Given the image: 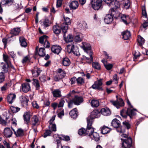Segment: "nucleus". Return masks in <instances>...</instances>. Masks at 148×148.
I'll use <instances>...</instances> for the list:
<instances>
[{
	"mask_svg": "<svg viewBox=\"0 0 148 148\" xmlns=\"http://www.w3.org/2000/svg\"><path fill=\"white\" fill-rule=\"evenodd\" d=\"M22 90L24 92H27L30 89V85L29 83H23L22 84Z\"/></svg>",
	"mask_w": 148,
	"mask_h": 148,
	"instance_id": "21",
	"label": "nucleus"
},
{
	"mask_svg": "<svg viewBox=\"0 0 148 148\" xmlns=\"http://www.w3.org/2000/svg\"><path fill=\"white\" fill-rule=\"evenodd\" d=\"M74 101V104L76 105H79L83 101L82 97L77 96H75L74 97L73 99Z\"/></svg>",
	"mask_w": 148,
	"mask_h": 148,
	"instance_id": "12",
	"label": "nucleus"
},
{
	"mask_svg": "<svg viewBox=\"0 0 148 148\" xmlns=\"http://www.w3.org/2000/svg\"><path fill=\"white\" fill-rule=\"evenodd\" d=\"M62 48L59 46L53 45L51 48V51L54 53L58 54L60 52Z\"/></svg>",
	"mask_w": 148,
	"mask_h": 148,
	"instance_id": "14",
	"label": "nucleus"
},
{
	"mask_svg": "<svg viewBox=\"0 0 148 148\" xmlns=\"http://www.w3.org/2000/svg\"><path fill=\"white\" fill-rule=\"evenodd\" d=\"M112 15V14H108L104 18V21L106 23L108 24L112 22L113 18Z\"/></svg>",
	"mask_w": 148,
	"mask_h": 148,
	"instance_id": "26",
	"label": "nucleus"
},
{
	"mask_svg": "<svg viewBox=\"0 0 148 148\" xmlns=\"http://www.w3.org/2000/svg\"><path fill=\"white\" fill-rule=\"evenodd\" d=\"M61 26L56 25L53 26V31L54 33L57 35H59L61 32Z\"/></svg>",
	"mask_w": 148,
	"mask_h": 148,
	"instance_id": "19",
	"label": "nucleus"
},
{
	"mask_svg": "<svg viewBox=\"0 0 148 148\" xmlns=\"http://www.w3.org/2000/svg\"><path fill=\"white\" fill-rule=\"evenodd\" d=\"M51 134V131L50 130H47L44 134L43 136L44 138H46L48 136H50Z\"/></svg>",
	"mask_w": 148,
	"mask_h": 148,
	"instance_id": "55",
	"label": "nucleus"
},
{
	"mask_svg": "<svg viewBox=\"0 0 148 148\" xmlns=\"http://www.w3.org/2000/svg\"><path fill=\"white\" fill-rule=\"evenodd\" d=\"M16 97L15 94L11 93L7 96V100L9 103L11 104L14 101Z\"/></svg>",
	"mask_w": 148,
	"mask_h": 148,
	"instance_id": "22",
	"label": "nucleus"
},
{
	"mask_svg": "<svg viewBox=\"0 0 148 148\" xmlns=\"http://www.w3.org/2000/svg\"><path fill=\"white\" fill-rule=\"evenodd\" d=\"M68 103V107L69 108H71L73 107L74 104V101L73 99H70L69 101H67Z\"/></svg>",
	"mask_w": 148,
	"mask_h": 148,
	"instance_id": "54",
	"label": "nucleus"
},
{
	"mask_svg": "<svg viewBox=\"0 0 148 148\" xmlns=\"http://www.w3.org/2000/svg\"><path fill=\"white\" fill-rule=\"evenodd\" d=\"M110 102L112 104L116 107L117 108H119L120 107L124 106V103L123 100L121 98L118 99L117 100L110 101Z\"/></svg>",
	"mask_w": 148,
	"mask_h": 148,
	"instance_id": "8",
	"label": "nucleus"
},
{
	"mask_svg": "<svg viewBox=\"0 0 148 148\" xmlns=\"http://www.w3.org/2000/svg\"><path fill=\"white\" fill-rule=\"evenodd\" d=\"M64 22L61 25V28L63 32L64 33V36L65 37V33L67 32L68 29V25L71 24V21L70 18L67 17H64Z\"/></svg>",
	"mask_w": 148,
	"mask_h": 148,
	"instance_id": "5",
	"label": "nucleus"
},
{
	"mask_svg": "<svg viewBox=\"0 0 148 148\" xmlns=\"http://www.w3.org/2000/svg\"><path fill=\"white\" fill-rule=\"evenodd\" d=\"M79 6V3L76 1H71L69 4V7L71 10H75L77 9Z\"/></svg>",
	"mask_w": 148,
	"mask_h": 148,
	"instance_id": "15",
	"label": "nucleus"
},
{
	"mask_svg": "<svg viewBox=\"0 0 148 148\" xmlns=\"http://www.w3.org/2000/svg\"><path fill=\"white\" fill-rule=\"evenodd\" d=\"M41 70L39 68L36 67L32 70V73L33 76L34 77H38L40 73Z\"/></svg>",
	"mask_w": 148,
	"mask_h": 148,
	"instance_id": "17",
	"label": "nucleus"
},
{
	"mask_svg": "<svg viewBox=\"0 0 148 148\" xmlns=\"http://www.w3.org/2000/svg\"><path fill=\"white\" fill-rule=\"evenodd\" d=\"M10 109L11 111L14 113H16L20 110V108L18 107H15L12 106L10 107Z\"/></svg>",
	"mask_w": 148,
	"mask_h": 148,
	"instance_id": "53",
	"label": "nucleus"
},
{
	"mask_svg": "<svg viewBox=\"0 0 148 148\" xmlns=\"http://www.w3.org/2000/svg\"><path fill=\"white\" fill-rule=\"evenodd\" d=\"M102 84L101 79L98 80L95 82L94 84L92 85V88L95 89L101 90V86Z\"/></svg>",
	"mask_w": 148,
	"mask_h": 148,
	"instance_id": "11",
	"label": "nucleus"
},
{
	"mask_svg": "<svg viewBox=\"0 0 148 148\" xmlns=\"http://www.w3.org/2000/svg\"><path fill=\"white\" fill-rule=\"evenodd\" d=\"M12 134V132L9 128H5L4 130V134L6 137H10Z\"/></svg>",
	"mask_w": 148,
	"mask_h": 148,
	"instance_id": "23",
	"label": "nucleus"
},
{
	"mask_svg": "<svg viewBox=\"0 0 148 148\" xmlns=\"http://www.w3.org/2000/svg\"><path fill=\"white\" fill-rule=\"evenodd\" d=\"M48 37L46 35H44L40 37L39 38V42L41 44H43L44 42L47 40Z\"/></svg>",
	"mask_w": 148,
	"mask_h": 148,
	"instance_id": "39",
	"label": "nucleus"
},
{
	"mask_svg": "<svg viewBox=\"0 0 148 148\" xmlns=\"http://www.w3.org/2000/svg\"><path fill=\"white\" fill-rule=\"evenodd\" d=\"M57 73L58 75L62 79L66 75L65 71L60 68L59 69L57 70Z\"/></svg>",
	"mask_w": 148,
	"mask_h": 148,
	"instance_id": "29",
	"label": "nucleus"
},
{
	"mask_svg": "<svg viewBox=\"0 0 148 148\" xmlns=\"http://www.w3.org/2000/svg\"><path fill=\"white\" fill-rule=\"evenodd\" d=\"M33 84L35 86L36 90H39L40 87L38 80L37 79H33L32 80Z\"/></svg>",
	"mask_w": 148,
	"mask_h": 148,
	"instance_id": "37",
	"label": "nucleus"
},
{
	"mask_svg": "<svg viewBox=\"0 0 148 148\" xmlns=\"http://www.w3.org/2000/svg\"><path fill=\"white\" fill-rule=\"evenodd\" d=\"M51 23L48 19L46 18L42 22V25L45 27L49 26L51 24Z\"/></svg>",
	"mask_w": 148,
	"mask_h": 148,
	"instance_id": "42",
	"label": "nucleus"
},
{
	"mask_svg": "<svg viewBox=\"0 0 148 148\" xmlns=\"http://www.w3.org/2000/svg\"><path fill=\"white\" fill-rule=\"evenodd\" d=\"M23 117L25 123L28 125L29 123L31 117L30 112L28 111L25 112L23 115Z\"/></svg>",
	"mask_w": 148,
	"mask_h": 148,
	"instance_id": "10",
	"label": "nucleus"
},
{
	"mask_svg": "<svg viewBox=\"0 0 148 148\" xmlns=\"http://www.w3.org/2000/svg\"><path fill=\"white\" fill-rule=\"evenodd\" d=\"M78 134L80 135H82L86 134V130L84 128H81L78 130Z\"/></svg>",
	"mask_w": 148,
	"mask_h": 148,
	"instance_id": "52",
	"label": "nucleus"
},
{
	"mask_svg": "<svg viewBox=\"0 0 148 148\" xmlns=\"http://www.w3.org/2000/svg\"><path fill=\"white\" fill-rule=\"evenodd\" d=\"M102 62L104 64V66L108 70H110L113 67V65L111 64H105L106 61L104 60H102Z\"/></svg>",
	"mask_w": 148,
	"mask_h": 148,
	"instance_id": "47",
	"label": "nucleus"
},
{
	"mask_svg": "<svg viewBox=\"0 0 148 148\" xmlns=\"http://www.w3.org/2000/svg\"><path fill=\"white\" fill-rule=\"evenodd\" d=\"M9 64H5L3 62L0 63V66L2 70V72L1 73H3V74L4 73H7L8 71Z\"/></svg>",
	"mask_w": 148,
	"mask_h": 148,
	"instance_id": "16",
	"label": "nucleus"
},
{
	"mask_svg": "<svg viewBox=\"0 0 148 148\" xmlns=\"http://www.w3.org/2000/svg\"><path fill=\"white\" fill-rule=\"evenodd\" d=\"M32 106L34 108L38 109L39 106L36 101H33L32 103Z\"/></svg>",
	"mask_w": 148,
	"mask_h": 148,
	"instance_id": "64",
	"label": "nucleus"
},
{
	"mask_svg": "<svg viewBox=\"0 0 148 148\" xmlns=\"http://www.w3.org/2000/svg\"><path fill=\"white\" fill-rule=\"evenodd\" d=\"M136 110L135 109H131L128 108L127 110L123 109L120 112L121 115L124 118H126L127 116L130 117L131 119L132 116L136 114Z\"/></svg>",
	"mask_w": 148,
	"mask_h": 148,
	"instance_id": "3",
	"label": "nucleus"
},
{
	"mask_svg": "<svg viewBox=\"0 0 148 148\" xmlns=\"http://www.w3.org/2000/svg\"><path fill=\"white\" fill-rule=\"evenodd\" d=\"M77 81L78 84H82L84 83V79L81 77H79L77 79Z\"/></svg>",
	"mask_w": 148,
	"mask_h": 148,
	"instance_id": "58",
	"label": "nucleus"
},
{
	"mask_svg": "<svg viewBox=\"0 0 148 148\" xmlns=\"http://www.w3.org/2000/svg\"><path fill=\"white\" fill-rule=\"evenodd\" d=\"M4 80V76L3 73H0V83L2 82Z\"/></svg>",
	"mask_w": 148,
	"mask_h": 148,
	"instance_id": "63",
	"label": "nucleus"
},
{
	"mask_svg": "<svg viewBox=\"0 0 148 148\" xmlns=\"http://www.w3.org/2000/svg\"><path fill=\"white\" fill-rule=\"evenodd\" d=\"M101 112L103 115L105 116H108L111 114L110 110L108 108H104L101 109Z\"/></svg>",
	"mask_w": 148,
	"mask_h": 148,
	"instance_id": "20",
	"label": "nucleus"
},
{
	"mask_svg": "<svg viewBox=\"0 0 148 148\" xmlns=\"http://www.w3.org/2000/svg\"><path fill=\"white\" fill-rule=\"evenodd\" d=\"M82 36L81 34H77L74 37V40L76 42H80L82 40Z\"/></svg>",
	"mask_w": 148,
	"mask_h": 148,
	"instance_id": "28",
	"label": "nucleus"
},
{
	"mask_svg": "<svg viewBox=\"0 0 148 148\" xmlns=\"http://www.w3.org/2000/svg\"><path fill=\"white\" fill-rule=\"evenodd\" d=\"M20 32V29L19 28H16L12 29L10 31V34L14 35H18Z\"/></svg>",
	"mask_w": 148,
	"mask_h": 148,
	"instance_id": "41",
	"label": "nucleus"
},
{
	"mask_svg": "<svg viewBox=\"0 0 148 148\" xmlns=\"http://www.w3.org/2000/svg\"><path fill=\"white\" fill-rule=\"evenodd\" d=\"M20 101L22 104L24 106H28L29 100L26 97L24 96H21L20 97Z\"/></svg>",
	"mask_w": 148,
	"mask_h": 148,
	"instance_id": "18",
	"label": "nucleus"
},
{
	"mask_svg": "<svg viewBox=\"0 0 148 148\" xmlns=\"http://www.w3.org/2000/svg\"><path fill=\"white\" fill-rule=\"evenodd\" d=\"M12 129L14 132V133L17 137L23 135V131L22 129L21 128L18 129L16 132L14 129L12 128Z\"/></svg>",
	"mask_w": 148,
	"mask_h": 148,
	"instance_id": "33",
	"label": "nucleus"
},
{
	"mask_svg": "<svg viewBox=\"0 0 148 148\" xmlns=\"http://www.w3.org/2000/svg\"><path fill=\"white\" fill-rule=\"evenodd\" d=\"M40 122L38 115L33 116L32 119V125L33 126L38 125Z\"/></svg>",
	"mask_w": 148,
	"mask_h": 148,
	"instance_id": "13",
	"label": "nucleus"
},
{
	"mask_svg": "<svg viewBox=\"0 0 148 148\" xmlns=\"http://www.w3.org/2000/svg\"><path fill=\"white\" fill-rule=\"evenodd\" d=\"M75 92L74 90H72V91H71L67 95L66 97L69 99H71L70 97H73L72 95L75 94Z\"/></svg>",
	"mask_w": 148,
	"mask_h": 148,
	"instance_id": "61",
	"label": "nucleus"
},
{
	"mask_svg": "<svg viewBox=\"0 0 148 148\" xmlns=\"http://www.w3.org/2000/svg\"><path fill=\"white\" fill-rule=\"evenodd\" d=\"M71 46L70 45H68V51L69 53L72 52V51L74 50V45H72L71 47V48H70V47Z\"/></svg>",
	"mask_w": 148,
	"mask_h": 148,
	"instance_id": "57",
	"label": "nucleus"
},
{
	"mask_svg": "<svg viewBox=\"0 0 148 148\" xmlns=\"http://www.w3.org/2000/svg\"><path fill=\"white\" fill-rule=\"evenodd\" d=\"M99 112L97 110H94L91 113V117L88 116V117H90L92 119V121H93V119L97 117L98 114H99Z\"/></svg>",
	"mask_w": 148,
	"mask_h": 148,
	"instance_id": "43",
	"label": "nucleus"
},
{
	"mask_svg": "<svg viewBox=\"0 0 148 148\" xmlns=\"http://www.w3.org/2000/svg\"><path fill=\"white\" fill-rule=\"evenodd\" d=\"M142 12L143 15L144 16L145 18H147V15L145 8V6L142 7Z\"/></svg>",
	"mask_w": 148,
	"mask_h": 148,
	"instance_id": "60",
	"label": "nucleus"
},
{
	"mask_svg": "<svg viewBox=\"0 0 148 148\" xmlns=\"http://www.w3.org/2000/svg\"><path fill=\"white\" fill-rule=\"evenodd\" d=\"M132 139L131 137L123 139L122 143L123 148H130L132 145Z\"/></svg>",
	"mask_w": 148,
	"mask_h": 148,
	"instance_id": "6",
	"label": "nucleus"
},
{
	"mask_svg": "<svg viewBox=\"0 0 148 148\" xmlns=\"http://www.w3.org/2000/svg\"><path fill=\"white\" fill-rule=\"evenodd\" d=\"M63 37L64 40L67 43L72 42L73 40H74V37L72 35L70 34H69L66 38L65 35V37H64L63 36Z\"/></svg>",
	"mask_w": 148,
	"mask_h": 148,
	"instance_id": "36",
	"label": "nucleus"
},
{
	"mask_svg": "<svg viewBox=\"0 0 148 148\" xmlns=\"http://www.w3.org/2000/svg\"><path fill=\"white\" fill-rule=\"evenodd\" d=\"M3 59L4 61H5L6 63L10 64V59L8 56L6 54H3Z\"/></svg>",
	"mask_w": 148,
	"mask_h": 148,
	"instance_id": "49",
	"label": "nucleus"
},
{
	"mask_svg": "<svg viewBox=\"0 0 148 148\" xmlns=\"http://www.w3.org/2000/svg\"><path fill=\"white\" fill-rule=\"evenodd\" d=\"M87 120V126L86 129V134H88V136L92 138V134L94 132V128L92 126V124L93 122L92 119L90 117H88Z\"/></svg>",
	"mask_w": 148,
	"mask_h": 148,
	"instance_id": "4",
	"label": "nucleus"
},
{
	"mask_svg": "<svg viewBox=\"0 0 148 148\" xmlns=\"http://www.w3.org/2000/svg\"><path fill=\"white\" fill-rule=\"evenodd\" d=\"M38 47L37 46L36 48V53H38V55L40 56L43 57L45 55V51L44 48H40L38 51H37V49Z\"/></svg>",
	"mask_w": 148,
	"mask_h": 148,
	"instance_id": "27",
	"label": "nucleus"
},
{
	"mask_svg": "<svg viewBox=\"0 0 148 148\" xmlns=\"http://www.w3.org/2000/svg\"><path fill=\"white\" fill-rule=\"evenodd\" d=\"M121 18L122 21L125 24H127V21L129 19V17L128 16H126L125 14H121Z\"/></svg>",
	"mask_w": 148,
	"mask_h": 148,
	"instance_id": "40",
	"label": "nucleus"
},
{
	"mask_svg": "<svg viewBox=\"0 0 148 148\" xmlns=\"http://www.w3.org/2000/svg\"><path fill=\"white\" fill-rule=\"evenodd\" d=\"M29 59L28 56H27L23 58L22 61V62L23 64H24L27 62H29Z\"/></svg>",
	"mask_w": 148,
	"mask_h": 148,
	"instance_id": "56",
	"label": "nucleus"
},
{
	"mask_svg": "<svg viewBox=\"0 0 148 148\" xmlns=\"http://www.w3.org/2000/svg\"><path fill=\"white\" fill-rule=\"evenodd\" d=\"M92 66L93 68L99 70L101 68L99 63L97 62H92Z\"/></svg>",
	"mask_w": 148,
	"mask_h": 148,
	"instance_id": "50",
	"label": "nucleus"
},
{
	"mask_svg": "<svg viewBox=\"0 0 148 148\" xmlns=\"http://www.w3.org/2000/svg\"><path fill=\"white\" fill-rule=\"evenodd\" d=\"M14 1V0H2V2L3 3V5L10 6L13 3Z\"/></svg>",
	"mask_w": 148,
	"mask_h": 148,
	"instance_id": "44",
	"label": "nucleus"
},
{
	"mask_svg": "<svg viewBox=\"0 0 148 148\" xmlns=\"http://www.w3.org/2000/svg\"><path fill=\"white\" fill-rule=\"evenodd\" d=\"M120 6V3L119 1L116 0H113L111 3L110 4L109 7L112 8L111 9L112 14H114V12H115L114 8H119Z\"/></svg>",
	"mask_w": 148,
	"mask_h": 148,
	"instance_id": "9",
	"label": "nucleus"
},
{
	"mask_svg": "<svg viewBox=\"0 0 148 148\" xmlns=\"http://www.w3.org/2000/svg\"><path fill=\"white\" fill-rule=\"evenodd\" d=\"M123 124L124 126L126 127L127 129L130 128V125L127 121H125L123 122Z\"/></svg>",
	"mask_w": 148,
	"mask_h": 148,
	"instance_id": "59",
	"label": "nucleus"
},
{
	"mask_svg": "<svg viewBox=\"0 0 148 148\" xmlns=\"http://www.w3.org/2000/svg\"><path fill=\"white\" fill-rule=\"evenodd\" d=\"M91 3L92 8L95 10H98L101 5L102 1L101 0H91Z\"/></svg>",
	"mask_w": 148,
	"mask_h": 148,
	"instance_id": "7",
	"label": "nucleus"
},
{
	"mask_svg": "<svg viewBox=\"0 0 148 148\" xmlns=\"http://www.w3.org/2000/svg\"><path fill=\"white\" fill-rule=\"evenodd\" d=\"M52 93L55 97H59L61 96V92L59 89H56L53 91Z\"/></svg>",
	"mask_w": 148,
	"mask_h": 148,
	"instance_id": "35",
	"label": "nucleus"
},
{
	"mask_svg": "<svg viewBox=\"0 0 148 148\" xmlns=\"http://www.w3.org/2000/svg\"><path fill=\"white\" fill-rule=\"evenodd\" d=\"M92 138L96 141H98L100 139L99 134L96 132H94L92 134Z\"/></svg>",
	"mask_w": 148,
	"mask_h": 148,
	"instance_id": "45",
	"label": "nucleus"
},
{
	"mask_svg": "<svg viewBox=\"0 0 148 148\" xmlns=\"http://www.w3.org/2000/svg\"><path fill=\"white\" fill-rule=\"evenodd\" d=\"M122 4L123 5V8L126 9H128L131 5V2L129 0H122Z\"/></svg>",
	"mask_w": 148,
	"mask_h": 148,
	"instance_id": "24",
	"label": "nucleus"
},
{
	"mask_svg": "<svg viewBox=\"0 0 148 148\" xmlns=\"http://www.w3.org/2000/svg\"><path fill=\"white\" fill-rule=\"evenodd\" d=\"M71 62L69 58L66 57L63 58L62 61V64L64 66H69Z\"/></svg>",
	"mask_w": 148,
	"mask_h": 148,
	"instance_id": "30",
	"label": "nucleus"
},
{
	"mask_svg": "<svg viewBox=\"0 0 148 148\" xmlns=\"http://www.w3.org/2000/svg\"><path fill=\"white\" fill-rule=\"evenodd\" d=\"M137 40L139 45L140 46L143 45L145 41L144 39L140 36H138Z\"/></svg>",
	"mask_w": 148,
	"mask_h": 148,
	"instance_id": "48",
	"label": "nucleus"
},
{
	"mask_svg": "<svg viewBox=\"0 0 148 148\" xmlns=\"http://www.w3.org/2000/svg\"><path fill=\"white\" fill-rule=\"evenodd\" d=\"M65 102V101L64 100L61 99L60 101L59 104H58V108L63 107L64 104Z\"/></svg>",
	"mask_w": 148,
	"mask_h": 148,
	"instance_id": "62",
	"label": "nucleus"
},
{
	"mask_svg": "<svg viewBox=\"0 0 148 148\" xmlns=\"http://www.w3.org/2000/svg\"><path fill=\"white\" fill-rule=\"evenodd\" d=\"M78 27L80 29H86L88 27L87 23L85 22H83L78 24Z\"/></svg>",
	"mask_w": 148,
	"mask_h": 148,
	"instance_id": "38",
	"label": "nucleus"
},
{
	"mask_svg": "<svg viewBox=\"0 0 148 148\" xmlns=\"http://www.w3.org/2000/svg\"><path fill=\"white\" fill-rule=\"evenodd\" d=\"M20 43L21 47H27V43L25 38L23 36L19 37Z\"/></svg>",
	"mask_w": 148,
	"mask_h": 148,
	"instance_id": "25",
	"label": "nucleus"
},
{
	"mask_svg": "<svg viewBox=\"0 0 148 148\" xmlns=\"http://www.w3.org/2000/svg\"><path fill=\"white\" fill-rule=\"evenodd\" d=\"M77 109L75 108L70 111L69 114L71 117L75 118L77 116Z\"/></svg>",
	"mask_w": 148,
	"mask_h": 148,
	"instance_id": "34",
	"label": "nucleus"
},
{
	"mask_svg": "<svg viewBox=\"0 0 148 148\" xmlns=\"http://www.w3.org/2000/svg\"><path fill=\"white\" fill-rule=\"evenodd\" d=\"M111 125L116 128V130L118 132L123 133L125 132L124 127L121 126L120 121L117 119H114L112 120Z\"/></svg>",
	"mask_w": 148,
	"mask_h": 148,
	"instance_id": "2",
	"label": "nucleus"
},
{
	"mask_svg": "<svg viewBox=\"0 0 148 148\" xmlns=\"http://www.w3.org/2000/svg\"><path fill=\"white\" fill-rule=\"evenodd\" d=\"M91 106L94 107H97L99 106V102L96 100H92L91 103Z\"/></svg>",
	"mask_w": 148,
	"mask_h": 148,
	"instance_id": "46",
	"label": "nucleus"
},
{
	"mask_svg": "<svg viewBox=\"0 0 148 148\" xmlns=\"http://www.w3.org/2000/svg\"><path fill=\"white\" fill-rule=\"evenodd\" d=\"M81 47L87 53L86 55L83 56L82 60L89 64L92 62L93 57L92 56V52L91 50V47L90 44L86 42H82Z\"/></svg>",
	"mask_w": 148,
	"mask_h": 148,
	"instance_id": "1",
	"label": "nucleus"
},
{
	"mask_svg": "<svg viewBox=\"0 0 148 148\" xmlns=\"http://www.w3.org/2000/svg\"><path fill=\"white\" fill-rule=\"evenodd\" d=\"M122 35L123 38L124 40H128L131 36V34L130 32L127 31L122 32Z\"/></svg>",
	"mask_w": 148,
	"mask_h": 148,
	"instance_id": "32",
	"label": "nucleus"
},
{
	"mask_svg": "<svg viewBox=\"0 0 148 148\" xmlns=\"http://www.w3.org/2000/svg\"><path fill=\"white\" fill-rule=\"evenodd\" d=\"M49 129L53 132H56V125L55 124H50L49 126Z\"/></svg>",
	"mask_w": 148,
	"mask_h": 148,
	"instance_id": "51",
	"label": "nucleus"
},
{
	"mask_svg": "<svg viewBox=\"0 0 148 148\" xmlns=\"http://www.w3.org/2000/svg\"><path fill=\"white\" fill-rule=\"evenodd\" d=\"M111 129L105 126H103L102 127L101 130V132L103 134H106L109 133Z\"/></svg>",
	"mask_w": 148,
	"mask_h": 148,
	"instance_id": "31",
	"label": "nucleus"
}]
</instances>
